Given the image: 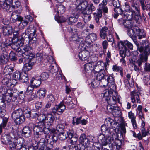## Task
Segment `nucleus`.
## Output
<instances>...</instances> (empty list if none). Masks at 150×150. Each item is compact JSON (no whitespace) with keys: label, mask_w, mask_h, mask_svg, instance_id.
<instances>
[{"label":"nucleus","mask_w":150,"mask_h":150,"mask_svg":"<svg viewBox=\"0 0 150 150\" xmlns=\"http://www.w3.org/2000/svg\"><path fill=\"white\" fill-rule=\"evenodd\" d=\"M46 92V90L45 89L42 88L39 90L38 93L40 97L42 98H43L45 96Z\"/></svg>","instance_id":"nucleus-64"},{"label":"nucleus","mask_w":150,"mask_h":150,"mask_svg":"<svg viewBox=\"0 0 150 150\" xmlns=\"http://www.w3.org/2000/svg\"><path fill=\"white\" fill-rule=\"evenodd\" d=\"M135 29L136 30V34L138 36L139 39H141L145 37V33L144 30L140 29L138 26L136 27Z\"/></svg>","instance_id":"nucleus-32"},{"label":"nucleus","mask_w":150,"mask_h":150,"mask_svg":"<svg viewBox=\"0 0 150 150\" xmlns=\"http://www.w3.org/2000/svg\"><path fill=\"white\" fill-rule=\"evenodd\" d=\"M102 11L104 12L107 13L108 12V8L105 6H104L102 4H101L99 5V8L98 11L94 13L95 20L98 24L100 23L99 18L102 16Z\"/></svg>","instance_id":"nucleus-6"},{"label":"nucleus","mask_w":150,"mask_h":150,"mask_svg":"<svg viewBox=\"0 0 150 150\" xmlns=\"http://www.w3.org/2000/svg\"><path fill=\"white\" fill-rule=\"evenodd\" d=\"M128 116L129 118L131 119V122L134 129H136L137 127V125L136 120V116L132 111H130L128 113Z\"/></svg>","instance_id":"nucleus-22"},{"label":"nucleus","mask_w":150,"mask_h":150,"mask_svg":"<svg viewBox=\"0 0 150 150\" xmlns=\"http://www.w3.org/2000/svg\"><path fill=\"white\" fill-rule=\"evenodd\" d=\"M80 12L83 14L82 18L85 23L88 22L91 19V17L90 14L91 13L88 12L87 13H86V11H80Z\"/></svg>","instance_id":"nucleus-30"},{"label":"nucleus","mask_w":150,"mask_h":150,"mask_svg":"<svg viewBox=\"0 0 150 150\" xmlns=\"http://www.w3.org/2000/svg\"><path fill=\"white\" fill-rule=\"evenodd\" d=\"M21 50L20 51L19 54H21L22 57L23 56V54H24L25 55L27 56L26 57V58H29L30 55H32L31 57H33V54L31 53V47L29 46H26L24 47H22Z\"/></svg>","instance_id":"nucleus-15"},{"label":"nucleus","mask_w":150,"mask_h":150,"mask_svg":"<svg viewBox=\"0 0 150 150\" xmlns=\"http://www.w3.org/2000/svg\"><path fill=\"white\" fill-rule=\"evenodd\" d=\"M49 74L47 73L44 72L41 74L40 76H39L40 78V79L42 81L46 80L49 77Z\"/></svg>","instance_id":"nucleus-58"},{"label":"nucleus","mask_w":150,"mask_h":150,"mask_svg":"<svg viewBox=\"0 0 150 150\" xmlns=\"http://www.w3.org/2000/svg\"><path fill=\"white\" fill-rule=\"evenodd\" d=\"M79 141L80 142L84 145H86L88 144L87 137H86V134L84 133L82 134L81 135L79 139Z\"/></svg>","instance_id":"nucleus-37"},{"label":"nucleus","mask_w":150,"mask_h":150,"mask_svg":"<svg viewBox=\"0 0 150 150\" xmlns=\"http://www.w3.org/2000/svg\"><path fill=\"white\" fill-rule=\"evenodd\" d=\"M102 70H105L103 69V67H101L100 62L98 61L97 63V65L95 66V67L92 71L93 73H96L100 72Z\"/></svg>","instance_id":"nucleus-39"},{"label":"nucleus","mask_w":150,"mask_h":150,"mask_svg":"<svg viewBox=\"0 0 150 150\" xmlns=\"http://www.w3.org/2000/svg\"><path fill=\"white\" fill-rule=\"evenodd\" d=\"M21 73L20 72L17 71L13 74V77L16 81L19 80L20 79Z\"/></svg>","instance_id":"nucleus-61"},{"label":"nucleus","mask_w":150,"mask_h":150,"mask_svg":"<svg viewBox=\"0 0 150 150\" xmlns=\"http://www.w3.org/2000/svg\"><path fill=\"white\" fill-rule=\"evenodd\" d=\"M10 3L11 4L12 8H16L20 5V2L18 0H8Z\"/></svg>","instance_id":"nucleus-54"},{"label":"nucleus","mask_w":150,"mask_h":150,"mask_svg":"<svg viewBox=\"0 0 150 150\" xmlns=\"http://www.w3.org/2000/svg\"><path fill=\"white\" fill-rule=\"evenodd\" d=\"M30 34L28 33L27 30L25 32L23 33L22 34V38H28L29 42L32 44V46L36 47L39 45V39H37L35 37H33L30 38ZM22 39H23V38Z\"/></svg>","instance_id":"nucleus-10"},{"label":"nucleus","mask_w":150,"mask_h":150,"mask_svg":"<svg viewBox=\"0 0 150 150\" xmlns=\"http://www.w3.org/2000/svg\"><path fill=\"white\" fill-rule=\"evenodd\" d=\"M8 61V56L4 54H2L0 57V63L1 64H6Z\"/></svg>","instance_id":"nucleus-45"},{"label":"nucleus","mask_w":150,"mask_h":150,"mask_svg":"<svg viewBox=\"0 0 150 150\" xmlns=\"http://www.w3.org/2000/svg\"><path fill=\"white\" fill-rule=\"evenodd\" d=\"M128 20H125V22L123 24L125 27L129 29L132 27L135 24V23H134L132 21H130L132 19Z\"/></svg>","instance_id":"nucleus-44"},{"label":"nucleus","mask_w":150,"mask_h":150,"mask_svg":"<svg viewBox=\"0 0 150 150\" xmlns=\"http://www.w3.org/2000/svg\"><path fill=\"white\" fill-rule=\"evenodd\" d=\"M48 64L49 67L52 71H54V72H56V70L54 69L55 62L54 61V59L52 57H51L48 60Z\"/></svg>","instance_id":"nucleus-31"},{"label":"nucleus","mask_w":150,"mask_h":150,"mask_svg":"<svg viewBox=\"0 0 150 150\" xmlns=\"http://www.w3.org/2000/svg\"><path fill=\"white\" fill-rule=\"evenodd\" d=\"M134 10L131 9V12H129L125 14L127 18L129 20L135 19L137 21L140 18V8L136 6L134 8Z\"/></svg>","instance_id":"nucleus-5"},{"label":"nucleus","mask_w":150,"mask_h":150,"mask_svg":"<svg viewBox=\"0 0 150 150\" xmlns=\"http://www.w3.org/2000/svg\"><path fill=\"white\" fill-rule=\"evenodd\" d=\"M13 80L9 79L8 78H4L2 81V83L4 85L7 86L9 88H12L14 87L15 84L12 83Z\"/></svg>","instance_id":"nucleus-23"},{"label":"nucleus","mask_w":150,"mask_h":150,"mask_svg":"<svg viewBox=\"0 0 150 150\" xmlns=\"http://www.w3.org/2000/svg\"><path fill=\"white\" fill-rule=\"evenodd\" d=\"M112 69L114 72H119L121 76L122 77H123V68L121 67L118 66L117 65H113L112 66Z\"/></svg>","instance_id":"nucleus-33"},{"label":"nucleus","mask_w":150,"mask_h":150,"mask_svg":"<svg viewBox=\"0 0 150 150\" xmlns=\"http://www.w3.org/2000/svg\"><path fill=\"white\" fill-rule=\"evenodd\" d=\"M83 148H81L80 145L79 146H71L69 148V150H84V146L82 145Z\"/></svg>","instance_id":"nucleus-63"},{"label":"nucleus","mask_w":150,"mask_h":150,"mask_svg":"<svg viewBox=\"0 0 150 150\" xmlns=\"http://www.w3.org/2000/svg\"><path fill=\"white\" fill-rule=\"evenodd\" d=\"M119 50L120 56L122 58H125L126 56L128 57L130 55V51L126 47H120Z\"/></svg>","instance_id":"nucleus-17"},{"label":"nucleus","mask_w":150,"mask_h":150,"mask_svg":"<svg viewBox=\"0 0 150 150\" xmlns=\"http://www.w3.org/2000/svg\"><path fill=\"white\" fill-rule=\"evenodd\" d=\"M3 33L4 35L8 36L11 34L12 32V28L10 25H6L2 28Z\"/></svg>","instance_id":"nucleus-21"},{"label":"nucleus","mask_w":150,"mask_h":150,"mask_svg":"<svg viewBox=\"0 0 150 150\" xmlns=\"http://www.w3.org/2000/svg\"><path fill=\"white\" fill-rule=\"evenodd\" d=\"M33 118H37L39 121L42 122L44 119L45 118V115L44 114H39L37 113H35L33 114Z\"/></svg>","instance_id":"nucleus-43"},{"label":"nucleus","mask_w":150,"mask_h":150,"mask_svg":"<svg viewBox=\"0 0 150 150\" xmlns=\"http://www.w3.org/2000/svg\"><path fill=\"white\" fill-rule=\"evenodd\" d=\"M28 75L25 72H22L21 73L20 79L19 81L23 83L27 82L28 80Z\"/></svg>","instance_id":"nucleus-49"},{"label":"nucleus","mask_w":150,"mask_h":150,"mask_svg":"<svg viewBox=\"0 0 150 150\" xmlns=\"http://www.w3.org/2000/svg\"><path fill=\"white\" fill-rule=\"evenodd\" d=\"M67 136L70 139V143L73 145L76 143L78 140V137L74 135V132L72 130H69L67 131Z\"/></svg>","instance_id":"nucleus-19"},{"label":"nucleus","mask_w":150,"mask_h":150,"mask_svg":"<svg viewBox=\"0 0 150 150\" xmlns=\"http://www.w3.org/2000/svg\"><path fill=\"white\" fill-rule=\"evenodd\" d=\"M44 124H43L42 122L39 121L38 125L34 128V132L35 135L37 136L36 137H39V136L41 134V133L43 132L44 134H47V127H45Z\"/></svg>","instance_id":"nucleus-7"},{"label":"nucleus","mask_w":150,"mask_h":150,"mask_svg":"<svg viewBox=\"0 0 150 150\" xmlns=\"http://www.w3.org/2000/svg\"><path fill=\"white\" fill-rule=\"evenodd\" d=\"M80 13V11H78L77 10V11L73 13L68 18V24L69 25H72L76 22Z\"/></svg>","instance_id":"nucleus-13"},{"label":"nucleus","mask_w":150,"mask_h":150,"mask_svg":"<svg viewBox=\"0 0 150 150\" xmlns=\"http://www.w3.org/2000/svg\"><path fill=\"white\" fill-rule=\"evenodd\" d=\"M40 78L39 76H37L34 79H33L31 81L30 83L31 84H33V86L35 88H37L41 84V80L40 79Z\"/></svg>","instance_id":"nucleus-29"},{"label":"nucleus","mask_w":150,"mask_h":150,"mask_svg":"<svg viewBox=\"0 0 150 150\" xmlns=\"http://www.w3.org/2000/svg\"><path fill=\"white\" fill-rule=\"evenodd\" d=\"M32 65L28 63L25 64L23 67V70L25 71H28L32 69Z\"/></svg>","instance_id":"nucleus-59"},{"label":"nucleus","mask_w":150,"mask_h":150,"mask_svg":"<svg viewBox=\"0 0 150 150\" xmlns=\"http://www.w3.org/2000/svg\"><path fill=\"white\" fill-rule=\"evenodd\" d=\"M105 79H106L108 83V86L110 89H113L115 88V80L113 74L105 75Z\"/></svg>","instance_id":"nucleus-14"},{"label":"nucleus","mask_w":150,"mask_h":150,"mask_svg":"<svg viewBox=\"0 0 150 150\" xmlns=\"http://www.w3.org/2000/svg\"><path fill=\"white\" fill-rule=\"evenodd\" d=\"M13 92L10 90L8 89L6 93L3 97L0 96V102L3 103L5 106L6 102L9 103L11 102L13 97H14Z\"/></svg>","instance_id":"nucleus-9"},{"label":"nucleus","mask_w":150,"mask_h":150,"mask_svg":"<svg viewBox=\"0 0 150 150\" xmlns=\"http://www.w3.org/2000/svg\"><path fill=\"white\" fill-rule=\"evenodd\" d=\"M110 33V31L108 28L107 27L104 26L100 29L99 35L101 39L104 40L106 39L107 36Z\"/></svg>","instance_id":"nucleus-18"},{"label":"nucleus","mask_w":150,"mask_h":150,"mask_svg":"<svg viewBox=\"0 0 150 150\" xmlns=\"http://www.w3.org/2000/svg\"><path fill=\"white\" fill-rule=\"evenodd\" d=\"M110 94H111V92H110L108 90H106L103 94V97L107 101V103L109 105H115L117 102L120 104L121 102L120 101L121 97L116 94L113 96H110Z\"/></svg>","instance_id":"nucleus-1"},{"label":"nucleus","mask_w":150,"mask_h":150,"mask_svg":"<svg viewBox=\"0 0 150 150\" xmlns=\"http://www.w3.org/2000/svg\"><path fill=\"white\" fill-rule=\"evenodd\" d=\"M96 77V79L100 81V80H102L103 79H105V70H102L100 72L97 73Z\"/></svg>","instance_id":"nucleus-41"},{"label":"nucleus","mask_w":150,"mask_h":150,"mask_svg":"<svg viewBox=\"0 0 150 150\" xmlns=\"http://www.w3.org/2000/svg\"><path fill=\"white\" fill-rule=\"evenodd\" d=\"M115 136V135L113 133V135L112 134H109L108 135H106V136L107 137L106 138L105 142V145L108 144H113L114 142V139L113 136Z\"/></svg>","instance_id":"nucleus-36"},{"label":"nucleus","mask_w":150,"mask_h":150,"mask_svg":"<svg viewBox=\"0 0 150 150\" xmlns=\"http://www.w3.org/2000/svg\"><path fill=\"white\" fill-rule=\"evenodd\" d=\"M6 0H0V8L6 10L9 9V5L6 2Z\"/></svg>","instance_id":"nucleus-38"},{"label":"nucleus","mask_w":150,"mask_h":150,"mask_svg":"<svg viewBox=\"0 0 150 150\" xmlns=\"http://www.w3.org/2000/svg\"><path fill=\"white\" fill-rule=\"evenodd\" d=\"M23 44V39H18L15 38L12 41L11 44V48L16 52L20 53L21 50L20 46H22Z\"/></svg>","instance_id":"nucleus-8"},{"label":"nucleus","mask_w":150,"mask_h":150,"mask_svg":"<svg viewBox=\"0 0 150 150\" xmlns=\"http://www.w3.org/2000/svg\"><path fill=\"white\" fill-rule=\"evenodd\" d=\"M13 67H10L8 65L6 66L4 70V73L5 75H10L13 72Z\"/></svg>","instance_id":"nucleus-35"},{"label":"nucleus","mask_w":150,"mask_h":150,"mask_svg":"<svg viewBox=\"0 0 150 150\" xmlns=\"http://www.w3.org/2000/svg\"><path fill=\"white\" fill-rule=\"evenodd\" d=\"M139 2L142 9L144 11H147L148 10H149L148 8L150 7V4H147L146 5L144 3V0H137Z\"/></svg>","instance_id":"nucleus-46"},{"label":"nucleus","mask_w":150,"mask_h":150,"mask_svg":"<svg viewBox=\"0 0 150 150\" xmlns=\"http://www.w3.org/2000/svg\"><path fill=\"white\" fill-rule=\"evenodd\" d=\"M89 52L87 50H84L80 52L79 54V59L82 61H88L89 57Z\"/></svg>","instance_id":"nucleus-20"},{"label":"nucleus","mask_w":150,"mask_h":150,"mask_svg":"<svg viewBox=\"0 0 150 150\" xmlns=\"http://www.w3.org/2000/svg\"><path fill=\"white\" fill-rule=\"evenodd\" d=\"M55 105L57 107L58 115L62 114L66 109L65 106L62 102H61L59 105Z\"/></svg>","instance_id":"nucleus-34"},{"label":"nucleus","mask_w":150,"mask_h":150,"mask_svg":"<svg viewBox=\"0 0 150 150\" xmlns=\"http://www.w3.org/2000/svg\"><path fill=\"white\" fill-rule=\"evenodd\" d=\"M140 94L139 92L137 90H134L130 92L131 101L134 103L133 106L134 107H136L137 106V105L134 104L136 100L138 103H141V101L139 97Z\"/></svg>","instance_id":"nucleus-11"},{"label":"nucleus","mask_w":150,"mask_h":150,"mask_svg":"<svg viewBox=\"0 0 150 150\" xmlns=\"http://www.w3.org/2000/svg\"><path fill=\"white\" fill-rule=\"evenodd\" d=\"M136 27H137V26L135 24L133 26L130 28L128 29V34L132 38H136V30L135 28H136Z\"/></svg>","instance_id":"nucleus-25"},{"label":"nucleus","mask_w":150,"mask_h":150,"mask_svg":"<svg viewBox=\"0 0 150 150\" xmlns=\"http://www.w3.org/2000/svg\"><path fill=\"white\" fill-rule=\"evenodd\" d=\"M102 132L104 134H105V135H108L109 134L113 135V132H112L114 131V129L112 127H109L106 124L103 125L101 127Z\"/></svg>","instance_id":"nucleus-16"},{"label":"nucleus","mask_w":150,"mask_h":150,"mask_svg":"<svg viewBox=\"0 0 150 150\" xmlns=\"http://www.w3.org/2000/svg\"><path fill=\"white\" fill-rule=\"evenodd\" d=\"M26 30L32 36L34 35L36 32V28L33 26L31 25L29 26Z\"/></svg>","instance_id":"nucleus-52"},{"label":"nucleus","mask_w":150,"mask_h":150,"mask_svg":"<svg viewBox=\"0 0 150 150\" xmlns=\"http://www.w3.org/2000/svg\"><path fill=\"white\" fill-rule=\"evenodd\" d=\"M86 38L90 39L91 42H93L97 39V35L95 33H91L88 35Z\"/></svg>","instance_id":"nucleus-53"},{"label":"nucleus","mask_w":150,"mask_h":150,"mask_svg":"<svg viewBox=\"0 0 150 150\" xmlns=\"http://www.w3.org/2000/svg\"><path fill=\"white\" fill-rule=\"evenodd\" d=\"M12 117L17 125L23 123L25 120L23 115V111L21 109L15 110L12 113Z\"/></svg>","instance_id":"nucleus-4"},{"label":"nucleus","mask_w":150,"mask_h":150,"mask_svg":"<svg viewBox=\"0 0 150 150\" xmlns=\"http://www.w3.org/2000/svg\"><path fill=\"white\" fill-rule=\"evenodd\" d=\"M45 139L44 138H41L39 141L38 143L36 144L35 145H34L33 143L32 144L33 147L35 149H38V147L41 145H44V142H45Z\"/></svg>","instance_id":"nucleus-57"},{"label":"nucleus","mask_w":150,"mask_h":150,"mask_svg":"<svg viewBox=\"0 0 150 150\" xmlns=\"http://www.w3.org/2000/svg\"><path fill=\"white\" fill-rule=\"evenodd\" d=\"M11 40L9 38L6 39L3 42L1 45V47L2 49V48H5L8 46H10L12 43V40L11 39Z\"/></svg>","instance_id":"nucleus-40"},{"label":"nucleus","mask_w":150,"mask_h":150,"mask_svg":"<svg viewBox=\"0 0 150 150\" xmlns=\"http://www.w3.org/2000/svg\"><path fill=\"white\" fill-rule=\"evenodd\" d=\"M112 3L115 7L114 9L115 12L120 11V13H121L122 9L120 8V4L119 0H113Z\"/></svg>","instance_id":"nucleus-28"},{"label":"nucleus","mask_w":150,"mask_h":150,"mask_svg":"<svg viewBox=\"0 0 150 150\" xmlns=\"http://www.w3.org/2000/svg\"><path fill=\"white\" fill-rule=\"evenodd\" d=\"M84 69L85 71L88 73L92 72L93 68L92 64L89 62L86 63L84 65Z\"/></svg>","instance_id":"nucleus-47"},{"label":"nucleus","mask_w":150,"mask_h":150,"mask_svg":"<svg viewBox=\"0 0 150 150\" xmlns=\"http://www.w3.org/2000/svg\"><path fill=\"white\" fill-rule=\"evenodd\" d=\"M138 50L140 52H143L144 55H141L137 61L138 65L140 67L141 65L146 62L147 60V56L150 53V48L147 45L144 48L141 46L138 49Z\"/></svg>","instance_id":"nucleus-2"},{"label":"nucleus","mask_w":150,"mask_h":150,"mask_svg":"<svg viewBox=\"0 0 150 150\" xmlns=\"http://www.w3.org/2000/svg\"><path fill=\"white\" fill-rule=\"evenodd\" d=\"M76 10L79 11H84L91 13L95 10V7L92 3L88 4L86 0H84L81 2L76 7Z\"/></svg>","instance_id":"nucleus-3"},{"label":"nucleus","mask_w":150,"mask_h":150,"mask_svg":"<svg viewBox=\"0 0 150 150\" xmlns=\"http://www.w3.org/2000/svg\"><path fill=\"white\" fill-rule=\"evenodd\" d=\"M31 131L30 128L28 126H25L23 127L22 131V135L24 137H28L30 136Z\"/></svg>","instance_id":"nucleus-27"},{"label":"nucleus","mask_w":150,"mask_h":150,"mask_svg":"<svg viewBox=\"0 0 150 150\" xmlns=\"http://www.w3.org/2000/svg\"><path fill=\"white\" fill-rule=\"evenodd\" d=\"M57 12L61 14H63L65 11V7L62 5L58 6L57 8Z\"/></svg>","instance_id":"nucleus-62"},{"label":"nucleus","mask_w":150,"mask_h":150,"mask_svg":"<svg viewBox=\"0 0 150 150\" xmlns=\"http://www.w3.org/2000/svg\"><path fill=\"white\" fill-rule=\"evenodd\" d=\"M113 111L112 112L113 115L114 116L119 117L121 115V111L120 108L118 106H114Z\"/></svg>","instance_id":"nucleus-42"},{"label":"nucleus","mask_w":150,"mask_h":150,"mask_svg":"<svg viewBox=\"0 0 150 150\" xmlns=\"http://www.w3.org/2000/svg\"><path fill=\"white\" fill-rule=\"evenodd\" d=\"M8 120L7 117H4L3 118L2 123L0 125V134H1L2 133V129L6 126Z\"/></svg>","instance_id":"nucleus-48"},{"label":"nucleus","mask_w":150,"mask_h":150,"mask_svg":"<svg viewBox=\"0 0 150 150\" xmlns=\"http://www.w3.org/2000/svg\"><path fill=\"white\" fill-rule=\"evenodd\" d=\"M100 82L96 79H93L91 82V86L93 88L98 87L100 85Z\"/></svg>","instance_id":"nucleus-50"},{"label":"nucleus","mask_w":150,"mask_h":150,"mask_svg":"<svg viewBox=\"0 0 150 150\" xmlns=\"http://www.w3.org/2000/svg\"><path fill=\"white\" fill-rule=\"evenodd\" d=\"M120 43L122 46L125 47L127 46L128 48H129L131 50L133 49V45L127 40L125 41L124 42L122 41H120Z\"/></svg>","instance_id":"nucleus-51"},{"label":"nucleus","mask_w":150,"mask_h":150,"mask_svg":"<svg viewBox=\"0 0 150 150\" xmlns=\"http://www.w3.org/2000/svg\"><path fill=\"white\" fill-rule=\"evenodd\" d=\"M98 59V57L96 55L94 54L91 55V56H89L87 62L92 64L96 62Z\"/></svg>","instance_id":"nucleus-55"},{"label":"nucleus","mask_w":150,"mask_h":150,"mask_svg":"<svg viewBox=\"0 0 150 150\" xmlns=\"http://www.w3.org/2000/svg\"><path fill=\"white\" fill-rule=\"evenodd\" d=\"M105 134H100L98 136V140L99 141L101 142L103 144H105Z\"/></svg>","instance_id":"nucleus-56"},{"label":"nucleus","mask_w":150,"mask_h":150,"mask_svg":"<svg viewBox=\"0 0 150 150\" xmlns=\"http://www.w3.org/2000/svg\"><path fill=\"white\" fill-rule=\"evenodd\" d=\"M11 18L13 20V22L21 21L23 19V18L20 16V14L17 11H13L11 15Z\"/></svg>","instance_id":"nucleus-24"},{"label":"nucleus","mask_w":150,"mask_h":150,"mask_svg":"<svg viewBox=\"0 0 150 150\" xmlns=\"http://www.w3.org/2000/svg\"><path fill=\"white\" fill-rule=\"evenodd\" d=\"M45 118L44 119L42 122V123L43 124L46 122V125H47V127H51L53 125L54 120V116L52 113H49L47 114L46 116L45 115Z\"/></svg>","instance_id":"nucleus-12"},{"label":"nucleus","mask_w":150,"mask_h":150,"mask_svg":"<svg viewBox=\"0 0 150 150\" xmlns=\"http://www.w3.org/2000/svg\"><path fill=\"white\" fill-rule=\"evenodd\" d=\"M67 132L60 133L58 136L59 139L61 140H65L67 137Z\"/></svg>","instance_id":"nucleus-60"},{"label":"nucleus","mask_w":150,"mask_h":150,"mask_svg":"<svg viewBox=\"0 0 150 150\" xmlns=\"http://www.w3.org/2000/svg\"><path fill=\"white\" fill-rule=\"evenodd\" d=\"M70 40L71 42H74L75 43L79 44L80 41H82L83 40V38L79 37L76 34H75L73 35L72 36L70 37Z\"/></svg>","instance_id":"nucleus-26"}]
</instances>
